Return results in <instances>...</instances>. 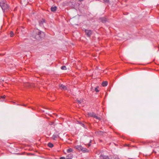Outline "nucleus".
I'll list each match as a JSON object with an SVG mask.
<instances>
[{"mask_svg": "<svg viewBox=\"0 0 159 159\" xmlns=\"http://www.w3.org/2000/svg\"><path fill=\"white\" fill-rule=\"evenodd\" d=\"M44 35L43 32L37 30L34 31L32 36L33 38L37 40H40L44 36Z\"/></svg>", "mask_w": 159, "mask_h": 159, "instance_id": "1", "label": "nucleus"}, {"mask_svg": "<svg viewBox=\"0 0 159 159\" xmlns=\"http://www.w3.org/2000/svg\"><path fill=\"white\" fill-rule=\"evenodd\" d=\"M0 6L3 10H5L9 7L8 5L4 1L0 2Z\"/></svg>", "mask_w": 159, "mask_h": 159, "instance_id": "2", "label": "nucleus"}, {"mask_svg": "<svg viewBox=\"0 0 159 159\" xmlns=\"http://www.w3.org/2000/svg\"><path fill=\"white\" fill-rule=\"evenodd\" d=\"M88 115L89 116L93 117L97 119H98L99 120H101V119L100 117H98L97 116L96 114L93 112H89L88 113Z\"/></svg>", "mask_w": 159, "mask_h": 159, "instance_id": "3", "label": "nucleus"}, {"mask_svg": "<svg viewBox=\"0 0 159 159\" xmlns=\"http://www.w3.org/2000/svg\"><path fill=\"white\" fill-rule=\"evenodd\" d=\"M85 34L88 37H90L92 35L93 33L92 31L87 29L85 30Z\"/></svg>", "mask_w": 159, "mask_h": 159, "instance_id": "4", "label": "nucleus"}, {"mask_svg": "<svg viewBox=\"0 0 159 159\" xmlns=\"http://www.w3.org/2000/svg\"><path fill=\"white\" fill-rule=\"evenodd\" d=\"M99 20L103 23H105L107 21V19L105 17H101L99 18Z\"/></svg>", "mask_w": 159, "mask_h": 159, "instance_id": "5", "label": "nucleus"}, {"mask_svg": "<svg viewBox=\"0 0 159 159\" xmlns=\"http://www.w3.org/2000/svg\"><path fill=\"white\" fill-rule=\"evenodd\" d=\"M82 147L80 145H77L75 146V148L79 150H81L82 148Z\"/></svg>", "mask_w": 159, "mask_h": 159, "instance_id": "6", "label": "nucleus"}, {"mask_svg": "<svg viewBox=\"0 0 159 159\" xmlns=\"http://www.w3.org/2000/svg\"><path fill=\"white\" fill-rule=\"evenodd\" d=\"M45 22V20L44 19H43L42 20L40 21L39 22V25L40 26H42L43 23Z\"/></svg>", "mask_w": 159, "mask_h": 159, "instance_id": "7", "label": "nucleus"}, {"mask_svg": "<svg viewBox=\"0 0 159 159\" xmlns=\"http://www.w3.org/2000/svg\"><path fill=\"white\" fill-rule=\"evenodd\" d=\"M60 88H62V89L64 90H67V87L65 85H63V84H61L60 85Z\"/></svg>", "mask_w": 159, "mask_h": 159, "instance_id": "8", "label": "nucleus"}, {"mask_svg": "<svg viewBox=\"0 0 159 159\" xmlns=\"http://www.w3.org/2000/svg\"><path fill=\"white\" fill-rule=\"evenodd\" d=\"M57 7L56 6H54V7H52L51 8V11H53V12L57 10Z\"/></svg>", "mask_w": 159, "mask_h": 159, "instance_id": "9", "label": "nucleus"}, {"mask_svg": "<svg viewBox=\"0 0 159 159\" xmlns=\"http://www.w3.org/2000/svg\"><path fill=\"white\" fill-rule=\"evenodd\" d=\"M107 82L106 81H103L102 82V85L103 86L105 87L107 86Z\"/></svg>", "mask_w": 159, "mask_h": 159, "instance_id": "10", "label": "nucleus"}, {"mask_svg": "<svg viewBox=\"0 0 159 159\" xmlns=\"http://www.w3.org/2000/svg\"><path fill=\"white\" fill-rule=\"evenodd\" d=\"M58 134L57 133H55L52 136V139L53 140H55V138L57 137Z\"/></svg>", "mask_w": 159, "mask_h": 159, "instance_id": "11", "label": "nucleus"}, {"mask_svg": "<svg viewBox=\"0 0 159 159\" xmlns=\"http://www.w3.org/2000/svg\"><path fill=\"white\" fill-rule=\"evenodd\" d=\"M81 151H83L84 152H88V150L86 148H83V147H82V150H81Z\"/></svg>", "mask_w": 159, "mask_h": 159, "instance_id": "12", "label": "nucleus"}, {"mask_svg": "<svg viewBox=\"0 0 159 159\" xmlns=\"http://www.w3.org/2000/svg\"><path fill=\"white\" fill-rule=\"evenodd\" d=\"M48 146L50 148H52L53 147V144L51 143H48Z\"/></svg>", "mask_w": 159, "mask_h": 159, "instance_id": "13", "label": "nucleus"}, {"mask_svg": "<svg viewBox=\"0 0 159 159\" xmlns=\"http://www.w3.org/2000/svg\"><path fill=\"white\" fill-rule=\"evenodd\" d=\"M98 134L100 135H102L104 133V132L102 131H99L97 132Z\"/></svg>", "mask_w": 159, "mask_h": 159, "instance_id": "14", "label": "nucleus"}, {"mask_svg": "<svg viewBox=\"0 0 159 159\" xmlns=\"http://www.w3.org/2000/svg\"><path fill=\"white\" fill-rule=\"evenodd\" d=\"M102 157H103V159H109V157L107 156H102Z\"/></svg>", "mask_w": 159, "mask_h": 159, "instance_id": "15", "label": "nucleus"}, {"mask_svg": "<svg viewBox=\"0 0 159 159\" xmlns=\"http://www.w3.org/2000/svg\"><path fill=\"white\" fill-rule=\"evenodd\" d=\"M61 69L62 70H66V67L65 66H63L61 67Z\"/></svg>", "mask_w": 159, "mask_h": 159, "instance_id": "16", "label": "nucleus"}, {"mask_svg": "<svg viewBox=\"0 0 159 159\" xmlns=\"http://www.w3.org/2000/svg\"><path fill=\"white\" fill-rule=\"evenodd\" d=\"M10 36L13 37L14 35V34L12 31H11L10 33Z\"/></svg>", "mask_w": 159, "mask_h": 159, "instance_id": "17", "label": "nucleus"}, {"mask_svg": "<svg viewBox=\"0 0 159 159\" xmlns=\"http://www.w3.org/2000/svg\"><path fill=\"white\" fill-rule=\"evenodd\" d=\"M72 151V149L71 148H69L67 150V152H71Z\"/></svg>", "mask_w": 159, "mask_h": 159, "instance_id": "18", "label": "nucleus"}, {"mask_svg": "<svg viewBox=\"0 0 159 159\" xmlns=\"http://www.w3.org/2000/svg\"><path fill=\"white\" fill-rule=\"evenodd\" d=\"M77 102H78V103H81L83 102V100H77Z\"/></svg>", "mask_w": 159, "mask_h": 159, "instance_id": "19", "label": "nucleus"}, {"mask_svg": "<svg viewBox=\"0 0 159 159\" xmlns=\"http://www.w3.org/2000/svg\"><path fill=\"white\" fill-rule=\"evenodd\" d=\"M105 3H108L109 2V0H103Z\"/></svg>", "mask_w": 159, "mask_h": 159, "instance_id": "20", "label": "nucleus"}, {"mask_svg": "<svg viewBox=\"0 0 159 159\" xmlns=\"http://www.w3.org/2000/svg\"><path fill=\"white\" fill-rule=\"evenodd\" d=\"M94 90L97 92H98L99 91V90L97 89V88H95L94 89Z\"/></svg>", "mask_w": 159, "mask_h": 159, "instance_id": "21", "label": "nucleus"}, {"mask_svg": "<svg viewBox=\"0 0 159 159\" xmlns=\"http://www.w3.org/2000/svg\"><path fill=\"white\" fill-rule=\"evenodd\" d=\"M6 97V96L5 95H3L2 96H1L0 99L2 98V99H4Z\"/></svg>", "mask_w": 159, "mask_h": 159, "instance_id": "22", "label": "nucleus"}, {"mask_svg": "<svg viewBox=\"0 0 159 159\" xmlns=\"http://www.w3.org/2000/svg\"><path fill=\"white\" fill-rule=\"evenodd\" d=\"M80 124L82 126H83V127H84V124H83V123H80Z\"/></svg>", "mask_w": 159, "mask_h": 159, "instance_id": "23", "label": "nucleus"}, {"mask_svg": "<svg viewBox=\"0 0 159 159\" xmlns=\"http://www.w3.org/2000/svg\"><path fill=\"white\" fill-rule=\"evenodd\" d=\"M59 159H65V157H60Z\"/></svg>", "mask_w": 159, "mask_h": 159, "instance_id": "24", "label": "nucleus"}, {"mask_svg": "<svg viewBox=\"0 0 159 159\" xmlns=\"http://www.w3.org/2000/svg\"><path fill=\"white\" fill-rule=\"evenodd\" d=\"M71 157H69V158H66V159H71Z\"/></svg>", "mask_w": 159, "mask_h": 159, "instance_id": "25", "label": "nucleus"}, {"mask_svg": "<svg viewBox=\"0 0 159 159\" xmlns=\"http://www.w3.org/2000/svg\"><path fill=\"white\" fill-rule=\"evenodd\" d=\"M115 158L116 159H119V157H118L117 158Z\"/></svg>", "mask_w": 159, "mask_h": 159, "instance_id": "26", "label": "nucleus"}, {"mask_svg": "<svg viewBox=\"0 0 159 159\" xmlns=\"http://www.w3.org/2000/svg\"><path fill=\"white\" fill-rule=\"evenodd\" d=\"M129 159H134V158H129Z\"/></svg>", "mask_w": 159, "mask_h": 159, "instance_id": "27", "label": "nucleus"}, {"mask_svg": "<svg viewBox=\"0 0 159 159\" xmlns=\"http://www.w3.org/2000/svg\"><path fill=\"white\" fill-rule=\"evenodd\" d=\"M91 140H90V143H91Z\"/></svg>", "mask_w": 159, "mask_h": 159, "instance_id": "28", "label": "nucleus"}, {"mask_svg": "<svg viewBox=\"0 0 159 159\" xmlns=\"http://www.w3.org/2000/svg\"><path fill=\"white\" fill-rule=\"evenodd\" d=\"M0 101H3V100H0Z\"/></svg>", "mask_w": 159, "mask_h": 159, "instance_id": "29", "label": "nucleus"}, {"mask_svg": "<svg viewBox=\"0 0 159 159\" xmlns=\"http://www.w3.org/2000/svg\"><path fill=\"white\" fill-rule=\"evenodd\" d=\"M90 144H89V146H90Z\"/></svg>", "mask_w": 159, "mask_h": 159, "instance_id": "30", "label": "nucleus"}, {"mask_svg": "<svg viewBox=\"0 0 159 159\" xmlns=\"http://www.w3.org/2000/svg\"><path fill=\"white\" fill-rule=\"evenodd\" d=\"M92 89V88H91V89ZM93 89V88L92 87V89Z\"/></svg>", "mask_w": 159, "mask_h": 159, "instance_id": "31", "label": "nucleus"}]
</instances>
